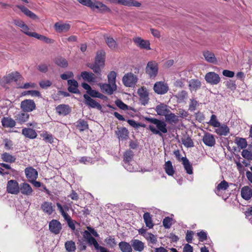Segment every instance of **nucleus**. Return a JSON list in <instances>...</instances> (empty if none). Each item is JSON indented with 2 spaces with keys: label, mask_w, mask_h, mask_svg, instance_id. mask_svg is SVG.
Segmentation results:
<instances>
[{
  "label": "nucleus",
  "mask_w": 252,
  "mask_h": 252,
  "mask_svg": "<svg viewBox=\"0 0 252 252\" xmlns=\"http://www.w3.org/2000/svg\"><path fill=\"white\" fill-rule=\"evenodd\" d=\"M146 120L156 126V127L153 125L149 126V130L153 134L162 137L163 133L167 132V125L164 121L155 118H146Z\"/></svg>",
  "instance_id": "1"
},
{
  "label": "nucleus",
  "mask_w": 252,
  "mask_h": 252,
  "mask_svg": "<svg viewBox=\"0 0 252 252\" xmlns=\"http://www.w3.org/2000/svg\"><path fill=\"white\" fill-rule=\"evenodd\" d=\"M104 51L103 50L98 51L96 53L94 63L87 64L88 67L92 69L98 75V77L100 79H101V68L104 65Z\"/></svg>",
  "instance_id": "2"
},
{
  "label": "nucleus",
  "mask_w": 252,
  "mask_h": 252,
  "mask_svg": "<svg viewBox=\"0 0 252 252\" xmlns=\"http://www.w3.org/2000/svg\"><path fill=\"white\" fill-rule=\"evenodd\" d=\"M137 76L132 73H127L123 77L122 81L124 85L127 87H133L137 82Z\"/></svg>",
  "instance_id": "3"
},
{
  "label": "nucleus",
  "mask_w": 252,
  "mask_h": 252,
  "mask_svg": "<svg viewBox=\"0 0 252 252\" xmlns=\"http://www.w3.org/2000/svg\"><path fill=\"white\" fill-rule=\"evenodd\" d=\"M158 64L155 61L149 62L146 67V72L152 78H155L158 74Z\"/></svg>",
  "instance_id": "4"
},
{
  "label": "nucleus",
  "mask_w": 252,
  "mask_h": 252,
  "mask_svg": "<svg viewBox=\"0 0 252 252\" xmlns=\"http://www.w3.org/2000/svg\"><path fill=\"white\" fill-rule=\"evenodd\" d=\"M205 79L208 83L212 85H217L220 81V76L215 72L207 73L205 76Z\"/></svg>",
  "instance_id": "5"
},
{
  "label": "nucleus",
  "mask_w": 252,
  "mask_h": 252,
  "mask_svg": "<svg viewBox=\"0 0 252 252\" xmlns=\"http://www.w3.org/2000/svg\"><path fill=\"white\" fill-rule=\"evenodd\" d=\"M153 89L156 93L158 94H163L168 92L169 87L166 83L159 81L154 84Z\"/></svg>",
  "instance_id": "6"
},
{
  "label": "nucleus",
  "mask_w": 252,
  "mask_h": 252,
  "mask_svg": "<svg viewBox=\"0 0 252 252\" xmlns=\"http://www.w3.org/2000/svg\"><path fill=\"white\" fill-rule=\"evenodd\" d=\"M35 103L31 99H26L21 103V108L25 112H32L35 109Z\"/></svg>",
  "instance_id": "7"
},
{
  "label": "nucleus",
  "mask_w": 252,
  "mask_h": 252,
  "mask_svg": "<svg viewBox=\"0 0 252 252\" xmlns=\"http://www.w3.org/2000/svg\"><path fill=\"white\" fill-rule=\"evenodd\" d=\"M7 191L8 193L17 194L20 192V186L16 180H11L7 182Z\"/></svg>",
  "instance_id": "8"
},
{
  "label": "nucleus",
  "mask_w": 252,
  "mask_h": 252,
  "mask_svg": "<svg viewBox=\"0 0 252 252\" xmlns=\"http://www.w3.org/2000/svg\"><path fill=\"white\" fill-rule=\"evenodd\" d=\"M90 8L93 10L97 9L100 12H110L111 9L106 5L98 1H92Z\"/></svg>",
  "instance_id": "9"
},
{
  "label": "nucleus",
  "mask_w": 252,
  "mask_h": 252,
  "mask_svg": "<svg viewBox=\"0 0 252 252\" xmlns=\"http://www.w3.org/2000/svg\"><path fill=\"white\" fill-rule=\"evenodd\" d=\"M71 27L69 23H63L62 21L56 22L54 26L56 32L58 33L67 32Z\"/></svg>",
  "instance_id": "10"
},
{
  "label": "nucleus",
  "mask_w": 252,
  "mask_h": 252,
  "mask_svg": "<svg viewBox=\"0 0 252 252\" xmlns=\"http://www.w3.org/2000/svg\"><path fill=\"white\" fill-rule=\"evenodd\" d=\"M137 93L139 96L141 103L143 105L147 104L149 100V93L147 89L145 88L141 87L138 90Z\"/></svg>",
  "instance_id": "11"
},
{
  "label": "nucleus",
  "mask_w": 252,
  "mask_h": 252,
  "mask_svg": "<svg viewBox=\"0 0 252 252\" xmlns=\"http://www.w3.org/2000/svg\"><path fill=\"white\" fill-rule=\"evenodd\" d=\"M98 86L103 93L109 95L113 94L114 92L117 89L116 85H114L110 83H99Z\"/></svg>",
  "instance_id": "12"
},
{
  "label": "nucleus",
  "mask_w": 252,
  "mask_h": 252,
  "mask_svg": "<svg viewBox=\"0 0 252 252\" xmlns=\"http://www.w3.org/2000/svg\"><path fill=\"white\" fill-rule=\"evenodd\" d=\"M50 231L55 234H58L62 230V226L61 222L57 220H52L49 224Z\"/></svg>",
  "instance_id": "13"
},
{
  "label": "nucleus",
  "mask_w": 252,
  "mask_h": 252,
  "mask_svg": "<svg viewBox=\"0 0 252 252\" xmlns=\"http://www.w3.org/2000/svg\"><path fill=\"white\" fill-rule=\"evenodd\" d=\"M25 173L29 182L36 180L38 176L37 171L32 167H27L25 169Z\"/></svg>",
  "instance_id": "14"
},
{
  "label": "nucleus",
  "mask_w": 252,
  "mask_h": 252,
  "mask_svg": "<svg viewBox=\"0 0 252 252\" xmlns=\"http://www.w3.org/2000/svg\"><path fill=\"white\" fill-rule=\"evenodd\" d=\"M133 41L134 43L140 48L147 50L151 49L150 44L148 40H145L140 37H135L133 38Z\"/></svg>",
  "instance_id": "15"
},
{
  "label": "nucleus",
  "mask_w": 252,
  "mask_h": 252,
  "mask_svg": "<svg viewBox=\"0 0 252 252\" xmlns=\"http://www.w3.org/2000/svg\"><path fill=\"white\" fill-rule=\"evenodd\" d=\"M202 140L204 144L209 147L214 146L216 143L213 135L209 132H206L203 136Z\"/></svg>",
  "instance_id": "16"
},
{
  "label": "nucleus",
  "mask_w": 252,
  "mask_h": 252,
  "mask_svg": "<svg viewBox=\"0 0 252 252\" xmlns=\"http://www.w3.org/2000/svg\"><path fill=\"white\" fill-rule=\"evenodd\" d=\"M21 77L20 73L17 71L11 72L2 79L6 83H9L12 81L17 82Z\"/></svg>",
  "instance_id": "17"
},
{
  "label": "nucleus",
  "mask_w": 252,
  "mask_h": 252,
  "mask_svg": "<svg viewBox=\"0 0 252 252\" xmlns=\"http://www.w3.org/2000/svg\"><path fill=\"white\" fill-rule=\"evenodd\" d=\"M83 97L85 99V103L87 105L93 108H96L98 109H100L101 108V105L95 101L94 99H92L88 94H84Z\"/></svg>",
  "instance_id": "18"
},
{
  "label": "nucleus",
  "mask_w": 252,
  "mask_h": 252,
  "mask_svg": "<svg viewBox=\"0 0 252 252\" xmlns=\"http://www.w3.org/2000/svg\"><path fill=\"white\" fill-rule=\"evenodd\" d=\"M1 125L5 128H13L16 126V121L10 117H4L1 119Z\"/></svg>",
  "instance_id": "19"
},
{
  "label": "nucleus",
  "mask_w": 252,
  "mask_h": 252,
  "mask_svg": "<svg viewBox=\"0 0 252 252\" xmlns=\"http://www.w3.org/2000/svg\"><path fill=\"white\" fill-rule=\"evenodd\" d=\"M67 84L68 85L67 90L70 93L73 94L79 93V91L78 89V83L76 80L74 79L68 80Z\"/></svg>",
  "instance_id": "20"
},
{
  "label": "nucleus",
  "mask_w": 252,
  "mask_h": 252,
  "mask_svg": "<svg viewBox=\"0 0 252 252\" xmlns=\"http://www.w3.org/2000/svg\"><path fill=\"white\" fill-rule=\"evenodd\" d=\"M41 209L44 213L48 215H51L54 211L53 204L48 201H45L42 203Z\"/></svg>",
  "instance_id": "21"
},
{
  "label": "nucleus",
  "mask_w": 252,
  "mask_h": 252,
  "mask_svg": "<svg viewBox=\"0 0 252 252\" xmlns=\"http://www.w3.org/2000/svg\"><path fill=\"white\" fill-rule=\"evenodd\" d=\"M131 247L134 251L141 252L145 248L144 243L138 239H132L131 241Z\"/></svg>",
  "instance_id": "22"
},
{
  "label": "nucleus",
  "mask_w": 252,
  "mask_h": 252,
  "mask_svg": "<svg viewBox=\"0 0 252 252\" xmlns=\"http://www.w3.org/2000/svg\"><path fill=\"white\" fill-rule=\"evenodd\" d=\"M16 7L20 9L21 11L23 12L26 16L31 18L32 19L38 20L39 18L38 16L25 6L21 5H17Z\"/></svg>",
  "instance_id": "23"
},
{
  "label": "nucleus",
  "mask_w": 252,
  "mask_h": 252,
  "mask_svg": "<svg viewBox=\"0 0 252 252\" xmlns=\"http://www.w3.org/2000/svg\"><path fill=\"white\" fill-rule=\"evenodd\" d=\"M155 110L158 115L162 116H165L168 112H170V110L168 108V106L164 104H160L157 105L156 107Z\"/></svg>",
  "instance_id": "24"
},
{
  "label": "nucleus",
  "mask_w": 252,
  "mask_h": 252,
  "mask_svg": "<svg viewBox=\"0 0 252 252\" xmlns=\"http://www.w3.org/2000/svg\"><path fill=\"white\" fill-rule=\"evenodd\" d=\"M165 121L169 124H176L179 122V117L170 111L164 117Z\"/></svg>",
  "instance_id": "25"
},
{
  "label": "nucleus",
  "mask_w": 252,
  "mask_h": 252,
  "mask_svg": "<svg viewBox=\"0 0 252 252\" xmlns=\"http://www.w3.org/2000/svg\"><path fill=\"white\" fill-rule=\"evenodd\" d=\"M22 134L30 139H34L37 137V133L35 130L30 128H24L22 130Z\"/></svg>",
  "instance_id": "26"
},
{
  "label": "nucleus",
  "mask_w": 252,
  "mask_h": 252,
  "mask_svg": "<svg viewBox=\"0 0 252 252\" xmlns=\"http://www.w3.org/2000/svg\"><path fill=\"white\" fill-rule=\"evenodd\" d=\"M15 121L20 124L26 122L29 118V114L25 112H21L18 113L15 117Z\"/></svg>",
  "instance_id": "27"
},
{
  "label": "nucleus",
  "mask_w": 252,
  "mask_h": 252,
  "mask_svg": "<svg viewBox=\"0 0 252 252\" xmlns=\"http://www.w3.org/2000/svg\"><path fill=\"white\" fill-rule=\"evenodd\" d=\"M56 110L59 115L63 116L67 115L70 112L69 106L65 104H61L58 105L56 108Z\"/></svg>",
  "instance_id": "28"
},
{
  "label": "nucleus",
  "mask_w": 252,
  "mask_h": 252,
  "mask_svg": "<svg viewBox=\"0 0 252 252\" xmlns=\"http://www.w3.org/2000/svg\"><path fill=\"white\" fill-rule=\"evenodd\" d=\"M119 4L126 6H134L139 7L141 5V3L134 0H119Z\"/></svg>",
  "instance_id": "29"
},
{
  "label": "nucleus",
  "mask_w": 252,
  "mask_h": 252,
  "mask_svg": "<svg viewBox=\"0 0 252 252\" xmlns=\"http://www.w3.org/2000/svg\"><path fill=\"white\" fill-rule=\"evenodd\" d=\"M241 194L243 198L248 200L252 196V189L248 186H245L242 189Z\"/></svg>",
  "instance_id": "30"
},
{
  "label": "nucleus",
  "mask_w": 252,
  "mask_h": 252,
  "mask_svg": "<svg viewBox=\"0 0 252 252\" xmlns=\"http://www.w3.org/2000/svg\"><path fill=\"white\" fill-rule=\"evenodd\" d=\"M20 191L24 195H29L32 194V189L29 184L23 183L20 186Z\"/></svg>",
  "instance_id": "31"
},
{
  "label": "nucleus",
  "mask_w": 252,
  "mask_h": 252,
  "mask_svg": "<svg viewBox=\"0 0 252 252\" xmlns=\"http://www.w3.org/2000/svg\"><path fill=\"white\" fill-rule=\"evenodd\" d=\"M203 55L207 62L213 63L217 62V59L213 52L208 50L205 51L203 52Z\"/></svg>",
  "instance_id": "32"
},
{
  "label": "nucleus",
  "mask_w": 252,
  "mask_h": 252,
  "mask_svg": "<svg viewBox=\"0 0 252 252\" xmlns=\"http://www.w3.org/2000/svg\"><path fill=\"white\" fill-rule=\"evenodd\" d=\"M181 159L183 162V164L186 172L189 175L192 174L193 173V168L189 159L186 157H182Z\"/></svg>",
  "instance_id": "33"
},
{
  "label": "nucleus",
  "mask_w": 252,
  "mask_h": 252,
  "mask_svg": "<svg viewBox=\"0 0 252 252\" xmlns=\"http://www.w3.org/2000/svg\"><path fill=\"white\" fill-rule=\"evenodd\" d=\"M81 76L84 80L89 82H94L96 78V76L94 73L87 71L82 72Z\"/></svg>",
  "instance_id": "34"
},
{
  "label": "nucleus",
  "mask_w": 252,
  "mask_h": 252,
  "mask_svg": "<svg viewBox=\"0 0 252 252\" xmlns=\"http://www.w3.org/2000/svg\"><path fill=\"white\" fill-rule=\"evenodd\" d=\"M119 247L122 252H132L131 245L126 241H121L119 244Z\"/></svg>",
  "instance_id": "35"
},
{
  "label": "nucleus",
  "mask_w": 252,
  "mask_h": 252,
  "mask_svg": "<svg viewBox=\"0 0 252 252\" xmlns=\"http://www.w3.org/2000/svg\"><path fill=\"white\" fill-rule=\"evenodd\" d=\"M143 219L146 226L149 228H152L154 226V223L152 218V216L149 212H146L143 215Z\"/></svg>",
  "instance_id": "36"
},
{
  "label": "nucleus",
  "mask_w": 252,
  "mask_h": 252,
  "mask_svg": "<svg viewBox=\"0 0 252 252\" xmlns=\"http://www.w3.org/2000/svg\"><path fill=\"white\" fill-rule=\"evenodd\" d=\"M116 134L119 140L126 139L128 136V131L125 127H122L116 131Z\"/></svg>",
  "instance_id": "37"
},
{
  "label": "nucleus",
  "mask_w": 252,
  "mask_h": 252,
  "mask_svg": "<svg viewBox=\"0 0 252 252\" xmlns=\"http://www.w3.org/2000/svg\"><path fill=\"white\" fill-rule=\"evenodd\" d=\"M189 87L191 91H196L201 87V82L198 79H191L189 81Z\"/></svg>",
  "instance_id": "38"
},
{
  "label": "nucleus",
  "mask_w": 252,
  "mask_h": 252,
  "mask_svg": "<svg viewBox=\"0 0 252 252\" xmlns=\"http://www.w3.org/2000/svg\"><path fill=\"white\" fill-rule=\"evenodd\" d=\"M182 144L187 148L194 146V143L191 138L188 135H184L181 139Z\"/></svg>",
  "instance_id": "39"
},
{
  "label": "nucleus",
  "mask_w": 252,
  "mask_h": 252,
  "mask_svg": "<svg viewBox=\"0 0 252 252\" xmlns=\"http://www.w3.org/2000/svg\"><path fill=\"white\" fill-rule=\"evenodd\" d=\"M228 187V183L226 181L223 180L217 186L215 192L217 195H219L220 191L225 190L227 189Z\"/></svg>",
  "instance_id": "40"
},
{
  "label": "nucleus",
  "mask_w": 252,
  "mask_h": 252,
  "mask_svg": "<svg viewBox=\"0 0 252 252\" xmlns=\"http://www.w3.org/2000/svg\"><path fill=\"white\" fill-rule=\"evenodd\" d=\"M104 38L106 43L110 49H114L117 47L116 41L112 37L105 35Z\"/></svg>",
  "instance_id": "41"
},
{
  "label": "nucleus",
  "mask_w": 252,
  "mask_h": 252,
  "mask_svg": "<svg viewBox=\"0 0 252 252\" xmlns=\"http://www.w3.org/2000/svg\"><path fill=\"white\" fill-rule=\"evenodd\" d=\"M216 129V132L219 135L226 136L229 132V129L226 125H223L219 127Z\"/></svg>",
  "instance_id": "42"
},
{
  "label": "nucleus",
  "mask_w": 252,
  "mask_h": 252,
  "mask_svg": "<svg viewBox=\"0 0 252 252\" xmlns=\"http://www.w3.org/2000/svg\"><path fill=\"white\" fill-rule=\"evenodd\" d=\"M164 169L165 173L169 176H173L174 174V170L170 160L165 162L164 164Z\"/></svg>",
  "instance_id": "43"
},
{
  "label": "nucleus",
  "mask_w": 252,
  "mask_h": 252,
  "mask_svg": "<svg viewBox=\"0 0 252 252\" xmlns=\"http://www.w3.org/2000/svg\"><path fill=\"white\" fill-rule=\"evenodd\" d=\"M145 238L147 241L148 245L151 247H153L152 245H154L157 242V236L151 233L146 234Z\"/></svg>",
  "instance_id": "44"
},
{
  "label": "nucleus",
  "mask_w": 252,
  "mask_h": 252,
  "mask_svg": "<svg viewBox=\"0 0 252 252\" xmlns=\"http://www.w3.org/2000/svg\"><path fill=\"white\" fill-rule=\"evenodd\" d=\"M64 247L68 252H74L76 249L75 243L72 240L66 241L64 244Z\"/></svg>",
  "instance_id": "45"
},
{
  "label": "nucleus",
  "mask_w": 252,
  "mask_h": 252,
  "mask_svg": "<svg viewBox=\"0 0 252 252\" xmlns=\"http://www.w3.org/2000/svg\"><path fill=\"white\" fill-rule=\"evenodd\" d=\"M55 63L62 68H65L68 66L67 61L62 57H57L55 59Z\"/></svg>",
  "instance_id": "46"
},
{
  "label": "nucleus",
  "mask_w": 252,
  "mask_h": 252,
  "mask_svg": "<svg viewBox=\"0 0 252 252\" xmlns=\"http://www.w3.org/2000/svg\"><path fill=\"white\" fill-rule=\"evenodd\" d=\"M1 158L3 161L13 163L16 160V158L7 153H4L1 155Z\"/></svg>",
  "instance_id": "47"
},
{
  "label": "nucleus",
  "mask_w": 252,
  "mask_h": 252,
  "mask_svg": "<svg viewBox=\"0 0 252 252\" xmlns=\"http://www.w3.org/2000/svg\"><path fill=\"white\" fill-rule=\"evenodd\" d=\"M56 205L58 207V210H59L60 213L63 217L64 219L66 220V221H69L71 220L70 217L64 211L63 207L62 205L59 202L56 203Z\"/></svg>",
  "instance_id": "48"
},
{
  "label": "nucleus",
  "mask_w": 252,
  "mask_h": 252,
  "mask_svg": "<svg viewBox=\"0 0 252 252\" xmlns=\"http://www.w3.org/2000/svg\"><path fill=\"white\" fill-rule=\"evenodd\" d=\"M77 128L80 131H84L88 128L87 122L83 120H80L77 122Z\"/></svg>",
  "instance_id": "49"
},
{
  "label": "nucleus",
  "mask_w": 252,
  "mask_h": 252,
  "mask_svg": "<svg viewBox=\"0 0 252 252\" xmlns=\"http://www.w3.org/2000/svg\"><path fill=\"white\" fill-rule=\"evenodd\" d=\"M133 156V152L132 151H126L124 154V163L131 162Z\"/></svg>",
  "instance_id": "50"
},
{
  "label": "nucleus",
  "mask_w": 252,
  "mask_h": 252,
  "mask_svg": "<svg viewBox=\"0 0 252 252\" xmlns=\"http://www.w3.org/2000/svg\"><path fill=\"white\" fill-rule=\"evenodd\" d=\"M88 94L93 97L99 98L102 99H105L107 98L106 96L92 89L90 92H88Z\"/></svg>",
  "instance_id": "51"
},
{
  "label": "nucleus",
  "mask_w": 252,
  "mask_h": 252,
  "mask_svg": "<svg viewBox=\"0 0 252 252\" xmlns=\"http://www.w3.org/2000/svg\"><path fill=\"white\" fill-rule=\"evenodd\" d=\"M199 106L198 102L193 98L190 99L189 103V110L190 112L195 111L197 107Z\"/></svg>",
  "instance_id": "52"
},
{
  "label": "nucleus",
  "mask_w": 252,
  "mask_h": 252,
  "mask_svg": "<svg viewBox=\"0 0 252 252\" xmlns=\"http://www.w3.org/2000/svg\"><path fill=\"white\" fill-rule=\"evenodd\" d=\"M108 81L110 84H112L114 85L116 84V73L112 71L109 72L107 76Z\"/></svg>",
  "instance_id": "53"
},
{
  "label": "nucleus",
  "mask_w": 252,
  "mask_h": 252,
  "mask_svg": "<svg viewBox=\"0 0 252 252\" xmlns=\"http://www.w3.org/2000/svg\"><path fill=\"white\" fill-rule=\"evenodd\" d=\"M187 97L188 93L187 92V91L184 90H182V91L179 92L176 95V97L180 102L183 101L185 99L187 98Z\"/></svg>",
  "instance_id": "54"
},
{
  "label": "nucleus",
  "mask_w": 252,
  "mask_h": 252,
  "mask_svg": "<svg viewBox=\"0 0 252 252\" xmlns=\"http://www.w3.org/2000/svg\"><path fill=\"white\" fill-rule=\"evenodd\" d=\"M104 242L108 246L112 248H114L117 245V243L115 241V239L112 236H109L107 237L104 240Z\"/></svg>",
  "instance_id": "55"
},
{
  "label": "nucleus",
  "mask_w": 252,
  "mask_h": 252,
  "mask_svg": "<svg viewBox=\"0 0 252 252\" xmlns=\"http://www.w3.org/2000/svg\"><path fill=\"white\" fill-rule=\"evenodd\" d=\"M42 137H43V140L46 142H49L50 144H52L54 142V139L52 134L48 133L47 131L41 134Z\"/></svg>",
  "instance_id": "56"
},
{
  "label": "nucleus",
  "mask_w": 252,
  "mask_h": 252,
  "mask_svg": "<svg viewBox=\"0 0 252 252\" xmlns=\"http://www.w3.org/2000/svg\"><path fill=\"white\" fill-rule=\"evenodd\" d=\"M172 218L166 217L163 219L162 224L165 228H169L172 224Z\"/></svg>",
  "instance_id": "57"
},
{
  "label": "nucleus",
  "mask_w": 252,
  "mask_h": 252,
  "mask_svg": "<svg viewBox=\"0 0 252 252\" xmlns=\"http://www.w3.org/2000/svg\"><path fill=\"white\" fill-rule=\"evenodd\" d=\"M34 38L42 40L46 43H50L52 42V40L51 39L37 33L34 34Z\"/></svg>",
  "instance_id": "58"
},
{
  "label": "nucleus",
  "mask_w": 252,
  "mask_h": 252,
  "mask_svg": "<svg viewBox=\"0 0 252 252\" xmlns=\"http://www.w3.org/2000/svg\"><path fill=\"white\" fill-rule=\"evenodd\" d=\"M237 145L242 149H244L247 147V142L246 140L243 138H239L236 142Z\"/></svg>",
  "instance_id": "59"
},
{
  "label": "nucleus",
  "mask_w": 252,
  "mask_h": 252,
  "mask_svg": "<svg viewBox=\"0 0 252 252\" xmlns=\"http://www.w3.org/2000/svg\"><path fill=\"white\" fill-rule=\"evenodd\" d=\"M79 161L80 163L84 164H93L94 161L93 159L89 157H82L79 158Z\"/></svg>",
  "instance_id": "60"
},
{
  "label": "nucleus",
  "mask_w": 252,
  "mask_h": 252,
  "mask_svg": "<svg viewBox=\"0 0 252 252\" xmlns=\"http://www.w3.org/2000/svg\"><path fill=\"white\" fill-rule=\"evenodd\" d=\"M209 124L214 127H219L220 126V122L218 121L217 117L215 115H212Z\"/></svg>",
  "instance_id": "61"
},
{
  "label": "nucleus",
  "mask_w": 252,
  "mask_h": 252,
  "mask_svg": "<svg viewBox=\"0 0 252 252\" xmlns=\"http://www.w3.org/2000/svg\"><path fill=\"white\" fill-rule=\"evenodd\" d=\"M242 156L248 160H252V152L248 150L244 149L241 153Z\"/></svg>",
  "instance_id": "62"
},
{
  "label": "nucleus",
  "mask_w": 252,
  "mask_h": 252,
  "mask_svg": "<svg viewBox=\"0 0 252 252\" xmlns=\"http://www.w3.org/2000/svg\"><path fill=\"white\" fill-rule=\"evenodd\" d=\"M52 84L51 81L48 80H43L39 82V85L40 87L44 89H46L50 87Z\"/></svg>",
  "instance_id": "63"
},
{
  "label": "nucleus",
  "mask_w": 252,
  "mask_h": 252,
  "mask_svg": "<svg viewBox=\"0 0 252 252\" xmlns=\"http://www.w3.org/2000/svg\"><path fill=\"white\" fill-rule=\"evenodd\" d=\"M21 31L22 32L25 33L26 34L29 35L31 37H34V34H36V32H31L29 31V28L28 27L27 25L25 24L22 28H21Z\"/></svg>",
  "instance_id": "64"
}]
</instances>
